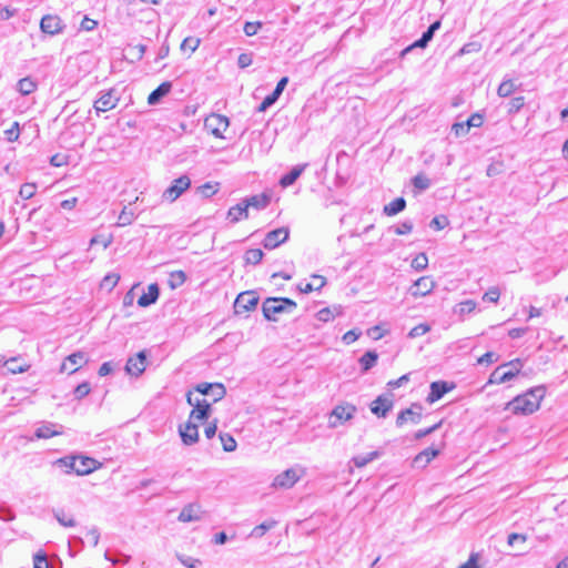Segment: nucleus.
<instances>
[{"label":"nucleus","instance_id":"2","mask_svg":"<svg viewBox=\"0 0 568 568\" xmlns=\"http://www.w3.org/2000/svg\"><path fill=\"white\" fill-rule=\"evenodd\" d=\"M295 308L296 303L287 297H268L262 305L265 320H272L275 314H291Z\"/></svg>","mask_w":568,"mask_h":568},{"label":"nucleus","instance_id":"32","mask_svg":"<svg viewBox=\"0 0 568 568\" xmlns=\"http://www.w3.org/2000/svg\"><path fill=\"white\" fill-rule=\"evenodd\" d=\"M75 456H65L57 459L53 466L60 468L64 474H75Z\"/></svg>","mask_w":568,"mask_h":568},{"label":"nucleus","instance_id":"36","mask_svg":"<svg viewBox=\"0 0 568 568\" xmlns=\"http://www.w3.org/2000/svg\"><path fill=\"white\" fill-rule=\"evenodd\" d=\"M17 88L22 95H28L37 89V83L31 78H23L18 81Z\"/></svg>","mask_w":568,"mask_h":568},{"label":"nucleus","instance_id":"37","mask_svg":"<svg viewBox=\"0 0 568 568\" xmlns=\"http://www.w3.org/2000/svg\"><path fill=\"white\" fill-rule=\"evenodd\" d=\"M136 217V213L124 206V209L122 210V212L120 213L119 217H118V223L116 225L118 226H126V225H130Z\"/></svg>","mask_w":568,"mask_h":568},{"label":"nucleus","instance_id":"6","mask_svg":"<svg viewBox=\"0 0 568 568\" xmlns=\"http://www.w3.org/2000/svg\"><path fill=\"white\" fill-rule=\"evenodd\" d=\"M356 413V407L352 404H341L334 407L331 413L328 425L335 428L338 425L352 419Z\"/></svg>","mask_w":568,"mask_h":568},{"label":"nucleus","instance_id":"54","mask_svg":"<svg viewBox=\"0 0 568 568\" xmlns=\"http://www.w3.org/2000/svg\"><path fill=\"white\" fill-rule=\"evenodd\" d=\"M261 28H262V22H260V21L245 22L243 31L247 37H253L258 32V30Z\"/></svg>","mask_w":568,"mask_h":568},{"label":"nucleus","instance_id":"14","mask_svg":"<svg viewBox=\"0 0 568 568\" xmlns=\"http://www.w3.org/2000/svg\"><path fill=\"white\" fill-rule=\"evenodd\" d=\"M300 479V474L295 468H288L283 473L278 474L273 481V486L276 488H291Z\"/></svg>","mask_w":568,"mask_h":568},{"label":"nucleus","instance_id":"51","mask_svg":"<svg viewBox=\"0 0 568 568\" xmlns=\"http://www.w3.org/2000/svg\"><path fill=\"white\" fill-rule=\"evenodd\" d=\"M33 567L34 568H50V564H49L47 555L44 552L39 551L33 556Z\"/></svg>","mask_w":568,"mask_h":568},{"label":"nucleus","instance_id":"1","mask_svg":"<svg viewBox=\"0 0 568 568\" xmlns=\"http://www.w3.org/2000/svg\"><path fill=\"white\" fill-rule=\"evenodd\" d=\"M545 396L544 387H535L525 394L516 396L513 400L508 402L504 407L505 412H510L516 415H528L536 412L540 402Z\"/></svg>","mask_w":568,"mask_h":568},{"label":"nucleus","instance_id":"56","mask_svg":"<svg viewBox=\"0 0 568 568\" xmlns=\"http://www.w3.org/2000/svg\"><path fill=\"white\" fill-rule=\"evenodd\" d=\"M429 329H430L429 325H427L426 323H420L409 331L408 336L412 338L418 337V336L426 334Z\"/></svg>","mask_w":568,"mask_h":568},{"label":"nucleus","instance_id":"24","mask_svg":"<svg viewBox=\"0 0 568 568\" xmlns=\"http://www.w3.org/2000/svg\"><path fill=\"white\" fill-rule=\"evenodd\" d=\"M160 288L156 283L150 284L148 291L144 292L138 300V305L146 307L156 302L159 298Z\"/></svg>","mask_w":568,"mask_h":568},{"label":"nucleus","instance_id":"61","mask_svg":"<svg viewBox=\"0 0 568 568\" xmlns=\"http://www.w3.org/2000/svg\"><path fill=\"white\" fill-rule=\"evenodd\" d=\"M384 332H385V328H383L382 325H376L374 327H371L367 329V335L372 338V339H379L383 337L384 335Z\"/></svg>","mask_w":568,"mask_h":568},{"label":"nucleus","instance_id":"10","mask_svg":"<svg viewBox=\"0 0 568 568\" xmlns=\"http://www.w3.org/2000/svg\"><path fill=\"white\" fill-rule=\"evenodd\" d=\"M120 98L114 89L101 92L99 99L94 102L97 113L106 112L114 109Z\"/></svg>","mask_w":568,"mask_h":568},{"label":"nucleus","instance_id":"44","mask_svg":"<svg viewBox=\"0 0 568 568\" xmlns=\"http://www.w3.org/2000/svg\"><path fill=\"white\" fill-rule=\"evenodd\" d=\"M200 45V39L194 37L185 38L181 44V50L186 52L190 51V53H193Z\"/></svg>","mask_w":568,"mask_h":568},{"label":"nucleus","instance_id":"43","mask_svg":"<svg viewBox=\"0 0 568 568\" xmlns=\"http://www.w3.org/2000/svg\"><path fill=\"white\" fill-rule=\"evenodd\" d=\"M525 104V98L523 95H518L515 98H511L506 103V108L509 113H514L519 111Z\"/></svg>","mask_w":568,"mask_h":568},{"label":"nucleus","instance_id":"47","mask_svg":"<svg viewBox=\"0 0 568 568\" xmlns=\"http://www.w3.org/2000/svg\"><path fill=\"white\" fill-rule=\"evenodd\" d=\"M428 265V257L425 253H419L413 261L412 267L416 271H423Z\"/></svg>","mask_w":568,"mask_h":568},{"label":"nucleus","instance_id":"26","mask_svg":"<svg viewBox=\"0 0 568 568\" xmlns=\"http://www.w3.org/2000/svg\"><path fill=\"white\" fill-rule=\"evenodd\" d=\"M248 217L247 204H244L243 201L237 203L234 206H231L227 211V219L231 223H237L241 220H245Z\"/></svg>","mask_w":568,"mask_h":568},{"label":"nucleus","instance_id":"20","mask_svg":"<svg viewBox=\"0 0 568 568\" xmlns=\"http://www.w3.org/2000/svg\"><path fill=\"white\" fill-rule=\"evenodd\" d=\"M75 474L84 476L91 474L98 467V462L90 457L75 456Z\"/></svg>","mask_w":568,"mask_h":568},{"label":"nucleus","instance_id":"3","mask_svg":"<svg viewBox=\"0 0 568 568\" xmlns=\"http://www.w3.org/2000/svg\"><path fill=\"white\" fill-rule=\"evenodd\" d=\"M523 365V361L519 358L505 364H499V384L525 379L526 374L521 372Z\"/></svg>","mask_w":568,"mask_h":568},{"label":"nucleus","instance_id":"7","mask_svg":"<svg viewBox=\"0 0 568 568\" xmlns=\"http://www.w3.org/2000/svg\"><path fill=\"white\" fill-rule=\"evenodd\" d=\"M229 125V118L216 113H212L204 121L205 129L215 138H223V133L227 130Z\"/></svg>","mask_w":568,"mask_h":568},{"label":"nucleus","instance_id":"63","mask_svg":"<svg viewBox=\"0 0 568 568\" xmlns=\"http://www.w3.org/2000/svg\"><path fill=\"white\" fill-rule=\"evenodd\" d=\"M179 560L182 565H184L187 568H195L197 565L201 564L200 559L187 557V556H179Z\"/></svg>","mask_w":568,"mask_h":568},{"label":"nucleus","instance_id":"42","mask_svg":"<svg viewBox=\"0 0 568 568\" xmlns=\"http://www.w3.org/2000/svg\"><path fill=\"white\" fill-rule=\"evenodd\" d=\"M413 185L418 191H425L430 186V180L425 174H417L412 180Z\"/></svg>","mask_w":568,"mask_h":568},{"label":"nucleus","instance_id":"19","mask_svg":"<svg viewBox=\"0 0 568 568\" xmlns=\"http://www.w3.org/2000/svg\"><path fill=\"white\" fill-rule=\"evenodd\" d=\"M422 407L419 405H413L410 408L402 410L396 419V425L402 426L406 422H412L413 424H418L422 417Z\"/></svg>","mask_w":568,"mask_h":568},{"label":"nucleus","instance_id":"9","mask_svg":"<svg viewBox=\"0 0 568 568\" xmlns=\"http://www.w3.org/2000/svg\"><path fill=\"white\" fill-rule=\"evenodd\" d=\"M290 236V230L288 227H278L273 231H270L264 240H263V246L266 250H274L277 246H280L282 243H285L288 240Z\"/></svg>","mask_w":568,"mask_h":568},{"label":"nucleus","instance_id":"28","mask_svg":"<svg viewBox=\"0 0 568 568\" xmlns=\"http://www.w3.org/2000/svg\"><path fill=\"white\" fill-rule=\"evenodd\" d=\"M393 403L392 400L378 396L371 406V410L378 417H385L387 413L392 409Z\"/></svg>","mask_w":568,"mask_h":568},{"label":"nucleus","instance_id":"55","mask_svg":"<svg viewBox=\"0 0 568 568\" xmlns=\"http://www.w3.org/2000/svg\"><path fill=\"white\" fill-rule=\"evenodd\" d=\"M85 538L92 547H95L99 544V539H100L99 529L97 527H92V528L88 529L87 534H85Z\"/></svg>","mask_w":568,"mask_h":568},{"label":"nucleus","instance_id":"23","mask_svg":"<svg viewBox=\"0 0 568 568\" xmlns=\"http://www.w3.org/2000/svg\"><path fill=\"white\" fill-rule=\"evenodd\" d=\"M308 166L307 163L295 165L288 173L284 174L280 180L282 187H288L295 183V181L302 175L305 169Z\"/></svg>","mask_w":568,"mask_h":568},{"label":"nucleus","instance_id":"17","mask_svg":"<svg viewBox=\"0 0 568 568\" xmlns=\"http://www.w3.org/2000/svg\"><path fill=\"white\" fill-rule=\"evenodd\" d=\"M435 287V282L430 276H422L410 286L409 292L413 296H425Z\"/></svg>","mask_w":568,"mask_h":568},{"label":"nucleus","instance_id":"5","mask_svg":"<svg viewBox=\"0 0 568 568\" xmlns=\"http://www.w3.org/2000/svg\"><path fill=\"white\" fill-rule=\"evenodd\" d=\"M191 186V179L187 175H181L173 180L172 184L163 192L162 199L169 203L176 201Z\"/></svg>","mask_w":568,"mask_h":568},{"label":"nucleus","instance_id":"34","mask_svg":"<svg viewBox=\"0 0 568 568\" xmlns=\"http://www.w3.org/2000/svg\"><path fill=\"white\" fill-rule=\"evenodd\" d=\"M277 525V521L275 519H268L261 525H257L253 528L251 531V537L254 538H261L263 537L268 530L273 529Z\"/></svg>","mask_w":568,"mask_h":568},{"label":"nucleus","instance_id":"29","mask_svg":"<svg viewBox=\"0 0 568 568\" xmlns=\"http://www.w3.org/2000/svg\"><path fill=\"white\" fill-rule=\"evenodd\" d=\"M172 88L171 82L161 83L155 90H153L148 98V103L150 105L158 104L163 97L170 93Z\"/></svg>","mask_w":568,"mask_h":568},{"label":"nucleus","instance_id":"60","mask_svg":"<svg viewBox=\"0 0 568 568\" xmlns=\"http://www.w3.org/2000/svg\"><path fill=\"white\" fill-rule=\"evenodd\" d=\"M452 131L456 136H464L469 132V128L466 122H457L453 124Z\"/></svg>","mask_w":568,"mask_h":568},{"label":"nucleus","instance_id":"53","mask_svg":"<svg viewBox=\"0 0 568 568\" xmlns=\"http://www.w3.org/2000/svg\"><path fill=\"white\" fill-rule=\"evenodd\" d=\"M448 225V219L445 215L435 216L430 223L429 226L434 230H443Z\"/></svg>","mask_w":568,"mask_h":568},{"label":"nucleus","instance_id":"46","mask_svg":"<svg viewBox=\"0 0 568 568\" xmlns=\"http://www.w3.org/2000/svg\"><path fill=\"white\" fill-rule=\"evenodd\" d=\"M220 439L223 445V449L227 453L234 452L236 449L235 439L229 434H220Z\"/></svg>","mask_w":568,"mask_h":568},{"label":"nucleus","instance_id":"18","mask_svg":"<svg viewBox=\"0 0 568 568\" xmlns=\"http://www.w3.org/2000/svg\"><path fill=\"white\" fill-rule=\"evenodd\" d=\"M179 433L185 445H193L199 440V427L193 420L189 419L184 426H180Z\"/></svg>","mask_w":568,"mask_h":568},{"label":"nucleus","instance_id":"25","mask_svg":"<svg viewBox=\"0 0 568 568\" xmlns=\"http://www.w3.org/2000/svg\"><path fill=\"white\" fill-rule=\"evenodd\" d=\"M61 428H62V426H58L57 424L45 423L36 429L34 436L37 438L48 439L53 436L61 435L62 434Z\"/></svg>","mask_w":568,"mask_h":568},{"label":"nucleus","instance_id":"50","mask_svg":"<svg viewBox=\"0 0 568 568\" xmlns=\"http://www.w3.org/2000/svg\"><path fill=\"white\" fill-rule=\"evenodd\" d=\"M120 276L115 273L108 274L103 277L101 286L103 288L112 290L119 282Z\"/></svg>","mask_w":568,"mask_h":568},{"label":"nucleus","instance_id":"13","mask_svg":"<svg viewBox=\"0 0 568 568\" xmlns=\"http://www.w3.org/2000/svg\"><path fill=\"white\" fill-rule=\"evenodd\" d=\"M195 389L201 395L210 396L214 403L222 399L226 394L225 387L220 383H202L199 384Z\"/></svg>","mask_w":568,"mask_h":568},{"label":"nucleus","instance_id":"48","mask_svg":"<svg viewBox=\"0 0 568 568\" xmlns=\"http://www.w3.org/2000/svg\"><path fill=\"white\" fill-rule=\"evenodd\" d=\"M516 83L513 80L504 81L499 84V97H508L510 95L515 89Z\"/></svg>","mask_w":568,"mask_h":568},{"label":"nucleus","instance_id":"35","mask_svg":"<svg viewBox=\"0 0 568 568\" xmlns=\"http://www.w3.org/2000/svg\"><path fill=\"white\" fill-rule=\"evenodd\" d=\"M381 456L378 450L371 452L366 455H359L352 458V462L357 468L365 467L371 462L377 459Z\"/></svg>","mask_w":568,"mask_h":568},{"label":"nucleus","instance_id":"12","mask_svg":"<svg viewBox=\"0 0 568 568\" xmlns=\"http://www.w3.org/2000/svg\"><path fill=\"white\" fill-rule=\"evenodd\" d=\"M40 29L43 33L55 36L63 31L64 24L55 14H47L40 21Z\"/></svg>","mask_w":568,"mask_h":568},{"label":"nucleus","instance_id":"62","mask_svg":"<svg viewBox=\"0 0 568 568\" xmlns=\"http://www.w3.org/2000/svg\"><path fill=\"white\" fill-rule=\"evenodd\" d=\"M253 58L251 53H241L237 59V65L241 69L247 68L252 64Z\"/></svg>","mask_w":568,"mask_h":568},{"label":"nucleus","instance_id":"11","mask_svg":"<svg viewBox=\"0 0 568 568\" xmlns=\"http://www.w3.org/2000/svg\"><path fill=\"white\" fill-rule=\"evenodd\" d=\"M204 510L199 503L185 505L179 514L178 520L181 523H193L203 519Z\"/></svg>","mask_w":568,"mask_h":568},{"label":"nucleus","instance_id":"22","mask_svg":"<svg viewBox=\"0 0 568 568\" xmlns=\"http://www.w3.org/2000/svg\"><path fill=\"white\" fill-rule=\"evenodd\" d=\"M453 388V385H448L446 382H433L430 384V392L427 396L428 403H435L440 399L447 392Z\"/></svg>","mask_w":568,"mask_h":568},{"label":"nucleus","instance_id":"38","mask_svg":"<svg viewBox=\"0 0 568 568\" xmlns=\"http://www.w3.org/2000/svg\"><path fill=\"white\" fill-rule=\"evenodd\" d=\"M476 308V303L473 300H466L455 306V314L463 316L468 315Z\"/></svg>","mask_w":568,"mask_h":568},{"label":"nucleus","instance_id":"21","mask_svg":"<svg viewBox=\"0 0 568 568\" xmlns=\"http://www.w3.org/2000/svg\"><path fill=\"white\" fill-rule=\"evenodd\" d=\"M84 363H87L85 354L77 352L69 355L65 362L62 364L61 371H70V373L77 372Z\"/></svg>","mask_w":568,"mask_h":568},{"label":"nucleus","instance_id":"40","mask_svg":"<svg viewBox=\"0 0 568 568\" xmlns=\"http://www.w3.org/2000/svg\"><path fill=\"white\" fill-rule=\"evenodd\" d=\"M219 191V183H204L203 185H200L196 187V193H199L201 196L209 199L213 196Z\"/></svg>","mask_w":568,"mask_h":568},{"label":"nucleus","instance_id":"16","mask_svg":"<svg viewBox=\"0 0 568 568\" xmlns=\"http://www.w3.org/2000/svg\"><path fill=\"white\" fill-rule=\"evenodd\" d=\"M146 368V354L144 351L136 354L134 357H130L126 362L125 369L130 375L139 376Z\"/></svg>","mask_w":568,"mask_h":568},{"label":"nucleus","instance_id":"57","mask_svg":"<svg viewBox=\"0 0 568 568\" xmlns=\"http://www.w3.org/2000/svg\"><path fill=\"white\" fill-rule=\"evenodd\" d=\"M6 139L9 142H14L19 139L20 130H19V123L14 122L12 126L4 131Z\"/></svg>","mask_w":568,"mask_h":568},{"label":"nucleus","instance_id":"49","mask_svg":"<svg viewBox=\"0 0 568 568\" xmlns=\"http://www.w3.org/2000/svg\"><path fill=\"white\" fill-rule=\"evenodd\" d=\"M54 517L58 523L63 527H74L75 520L72 517H67L62 510L54 511Z\"/></svg>","mask_w":568,"mask_h":568},{"label":"nucleus","instance_id":"33","mask_svg":"<svg viewBox=\"0 0 568 568\" xmlns=\"http://www.w3.org/2000/svg\"><path fill=\"white\" fill-rule=\"evenodd\" d=\"M406 207V201L404 197H397L393 200L390 203L384 206V213L388 216L396 215L404 211Z\"/></svg>","mask_w":568,"mask_h":568},{"label":"nucleus","instance_id":"8","mask_svg":"<svg viewBox=\"0 0 568 568\" xmlns=\"http://www.w3.org/2000/svg\"><path fill=\"white\" fill-rule=\"evenodd\" d=\"M258 303V297L253 291L240 293L234 302V312L237 315L254 310Z\"/></svg>","mask_w":568,"mask_h":568},{"label":"nucleus","instance_id":"64","mask_svg":"<svg viewBox=\"0 0 568 568\" xmlns=\"http://www.w3.org/2000/svg\"><path fill=\"white\" fill-rule=\"evenodd\" d=\"M477 561H478V555L471 554L469 559L465 564L458 566V568H480V566L478 565Z\"/></svg>","mask_w":568,"mask_h":568},{"label":"nucleus","instance_id":"31","mask_svg":"<svg viewBox=\"0 0 568 568\" xmlns=\"http://www.w3.org/2000/svg\"><path fill=\"white\" fill-rule=\"evenodd\" d=\"M242 201L244 202V204H247V209L254 207L256 210H263L268 205L270 197L265 194H258V195L245 197Z\"/></svg>","mask_w":568,"mask_h":568},{"label":"nucleus","instance_id":"15","mask_svg":"<svg viewBox=\"0 0 568 568\" xmlns=\"http://www.w3.org/2000/svg\"><path fill=\"white\" fill-rule=\"evenodd\" d=\"M288 83V78L287 77H283L276 84L274 91L268 94L267 97L264 98V100L262 101V103L258 105L257 108V111L260 112H264L266 111L270 106H272L277 100L278 98L281 97V94L283 93L285 87L287 85Z\"/></svg>","mask_w":568,"mask_h":568},{"label":"nucleus","instance_id":"52","mask_svg":"<svg viewBox=\"0 0 568 568\" xmlns=\"http://www.w3.org/2000/svg\"><path fill=\"white\" fill-rule=\"evenodd\" d=\"M428 43H429L428 41H426L424 38L420 37L414 43H412L410 45L406 47L400 52V57H405L406 54H408L410 51H413L416 48L425 49L428 45Z\"/></svg>","mask_w":568,"mask_h":568},{"label":"nucleus","instance_id":"27","mask_svg":"<svg viewBox=\"0 0 568 568\" xmlns=\"http://www.w3.org/2000/svg\"><path fill=\"white\" fill-rule=\"evenodd\" d=\"M439 450L434 447H428L420 452L413 460L415 467H426L437 455Z\"/></svg>","mask_w":568,"mask_h":568},{"label":"nucleus","instance_id":"4","mask_svg":"<svg viewBox=\"0 0 568 568\" xmlns=\"http://www.w3.org/2000/svg\"><path fill=\"white\" fill-rule=\"evenodd\" d=\"M187 403L193 406L190 413V420H204L211 412V403L206 398L194 397L192 392L187 393Z\"/></svg>","mask_w":568,"mask_h":568},{"label":"nucleus","instance_id":"59","mask_svg":"<svg viewBox=\"0 0 568 568\" xmlns=\"http://www.w3.org/2000/svg\"><path fill=\"white\" fill-rule=\"evenodd\" d=\"M413 231V223L410 221H404L399 225L394 227V232L397 235H405Z\"/></svg>","mask_w":568,"mask_h":568},{"label":"nucleus","instance_id":"30","mask_svg":"<svg viewBox=\"0 0 568 568\" xmlns=\"http://www.w3.org/2000/svg\"><path fill=\"white\" fill-rule=\"evenodd\" d=\"M326 283V280L325 277L321 276V275H313L312 276V282L310 283H301L298 285V290L301 293H310V292H313V291H318L321 290Z\"/></svg>","mask_w":568,"mask_h":568},{"label":"nucleus","instance_id":"58","mask_svg":"<svg viewBox=\"0 0 568 568\" xmlns=\"http://www.w3.org/2000/svg\"><path fill=\"white\" fill-rule=\"evenodd\" d=\"M91 388L89 383L84 382L79 384L74 389V396L77 399H82L90 393Z\"/></svg>","mask_w":568,"mask_h":568},{"label":"nucleus","instance_id":"45","mask_svg":"<svg viewBox=\"0 0 568 568\" xmlns=\"http://www.w3.org/2000/svg\"><path fill=\"white\" fill-rule=\"evenodd\" d=\"M36 191H37L36 183H24L20 187L19 195L24 200H29L36 194Z\"/></svg>","mask_w":568,"mask_h":568},{"label":"nucleus","instance_id":"39","mask_svg":"<svg viewBox=\"0 0 568 568\" xmlns=\"http://www.w3.org/2000/svg\"><path fill=\"white\" fill-rule=\"evenodd\" d=\"M377 354L375 352H366L361 358L359 363L364 372L371 369L377 362Z\"/></svg>","mask_w":568,"mask_h":568},{"label":"nucleus","instance_id":"41","mask_svg":"<svg viewBox=\"0 0 568 568\" xmlns=\"http://www.w3.org/2000/svg\"><path fill=\"white\" fill-rule=\"evenodd\" d=\"M263 256H264V254H263L262 250L250 248L245 252L244 258L247 264L255 265L262 261Z\"/></svg>","mask_w":568,"mask_h":568}]
</instances>
